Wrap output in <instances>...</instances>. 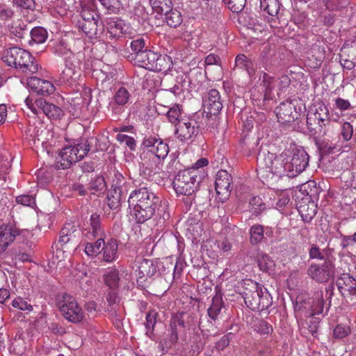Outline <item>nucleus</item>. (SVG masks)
<instances>
[{"label":"nucleus","instance_id":"f257e3e1","mask_svg":"<svg viewBox=\"0 0 356 356\" xmlns=\"http://www.w3.org/2000/svg\"><path fill=\"white\" fill-rule=\"evenodd\" d=\"M129 207H133L137 222L143 223L152 218L156 212L163 222L170 218L167 205L151 189L140 187L134 190L128 200Z\"/></svg>","mask_w":356,"mask_h":356},{"label":"nucleus","instance_id":"f03ea898","mask_svg":"<svg viewBox=\"0 0 356 356\" xmlns=\"http://www.w3.org/2000/svg\"><path fill=\"white\" fill-rule=\"evenodd\" d=\"M241 294L246 306L252 311L261 312L272 305V297L268 290L252 280L244 281Z\"/></svg>","mask_w":356,"mask_h":356},{"label":"nucleus","instance_id":"7ed1b4c3","mask_svg":"<svg viewBox=\"0 0 356 356\" xmlns=\"http://www.w3.org/2000/svg\"><path fill=\"white\" fill-rule=\"evenodd\" d=\"M2 60L7 65L19 68L24 73L34 74L38 70V65L31 53L18 47L6 49L3 54Z\"/></svg>","mask_w":356,"mask_h":356},{"label":"nucleus","instance_id":"20e7f679","mask_svg":"<svg viewBox=\"0 0 356 356\" xmlns=\"http://www.w3.org/2000/svg\"><path fill=\"white\" fill-rule=\"evenodd\" d=\"M204 179L203 172L196 169L179 170L175 176L172 186L177 195L190 196L197 190Z\"/></svg>","mask_w":356,"mask_h":356},{"label":"nucleus","instance_id":"39448f33","mask_svg":"<svg viewBox=\"0 0 356 356\" xmlns=\"http://www.w3.org/2000/svg\"><path fill=\"white\" fill-rule=\"evenodd\" d=\"M142 149L140 156L143 164L151 167L153 163L159 162L161 159H165L169 152L168 145L161 138L155 137L144 138Z\"/></svg>","mask_w":356,"mask_h":356},{"label":"nucleus","instance_id":"423d86ee","mask_svg":"<svg viewBox=\"0 0 356 356\" xmlns=\"http://www.w3.org/2000/svg\"><path fill=\"white\" fill-rule=\"evenodd\" d=\"M56 306L61 315L68 321L78 323L83 319V312L76 299L67 293H58L56 297Z\"/></svg>","mask_w":356,"mask_h":356},{"label":"nucleus","instance_id":"0eeeda50","mask_svg":"<svg viewBox=\"0 0 356 356\" xmlns=\"http://www.w3.org/2000/svg\"><path fill=\"white\" fill-rule=\"evenodd\" d=\"M335 257H326L322 264H312L307 270V275L318 283H325L335 274Z\"/></svg>","mask_w":356,"mask_h":356},{"label":"nucleus","instance_id":"6e6552de","mask_svg":"<svg viewBox=\"0 0 356 356\" xmlns=\"http://www.w3.org/2000/svg\"><path fill=\"white\" fill-rule=\"evenodd\" d=\"M286 154L288 166L290 168L289 177H296L306 169L309 164V156L302 147L287 149Z\"/></svg>","mask_w":356,"mask_h":356},{"label":"nucleus","instance_id":"1a4fd4ad","mask_svg":"<svg viewBox=\"0 0 356 356\" xmlns=\"http://www.w3.org/2000/svg\"><path fill=\"white\" fill-rule=\"evenodd\" d=\"M183 316V313H178L172 316L169 325L170 333L166 338L161 340L159 343L158 347L163 353H168L172 346L177 344L180 329H185V321Z\"/></svg>","mask_w":356,"mask_h":356},{"label":"nucleus","instance_id":"9d476101","mask_svg":"<svg viewBox=\"0 0 356 356\" xmlns=\"http://www.w3.org/2000/svg\"><path fill=\"white\" fill-rule=\"evenodd\" d=\"M200 133L199 122L192 118L181 121L175 129L176 138L182 143L193 142Z\"/></svg>","mask_w":356,"mask_h":356},{"label":"nucleus","instance_id":"9b49d317","mask_svg":"<svg viewBox=\"0 0 356 356\" xmlns=\"http://www.w3.org/2000/svg\"><path fill=\"white\" fill-rule=\"evenodd\" d=\"M280 62L275 48L268 44L264 47L261 51L257 61V65L259 69H264V71L275 73L280 66Z\"/></svg>","mask_w":356,"mask_h":356},{"label":"nucleus","instance_id":"f8f14e48","mask_svg":"<svg viewBox=\"0 0 356 356\" xmlns=\"http://www.w3.org/2000/svg\"><path fill=\"white\" fill-rule=\"evenodd\" d=\"M232 176L227 170H220L217 172L215 189L219 201L224 202L228 200L232 191Z\"/></svg>","mask_w":356,"mask_h":356},{"label":"nucleus","instance_id":"ddd939ff","mask_svg":"<svg viewBox=\"0 0 356 356\" xmlns=\"http://www.w3.org/2000/svg\"><path fill=\"white\" fill-rule=\"evenodd\" d=\"M275 113L278 121L282 124L292 122L300 115L299 112L296 110V106L291 100L281 102L276 108Z\"/></svg>","mask_w":356,"mask_h":356},{"label":"nucleus","instance_id":"4468645a","mask_svg":"<svg viewBox=\"0 0 356 356\" xmlns=\"http://www.w3.org/2000/svg\"><path fill=\"white\" fill-rule=\"evenodd\" d=\"M77 152L72 146L63 147L56 158L55 168L58 170L70 168L73 163L80 161Z\"/></svg>","mask_w":356,"mask_h":356},{"label":"nucleus","instance_id":"2eb2a0df","mask_svg":"<svg viewBox=\"0 0 356 356\" xmlns=\"http://www.w3.org/2000/svg\"><path fill=\"white\" fill-rule=\"evenodd\" d=\"M222 101L218 90H210L203 97V107L209 115H216L222 108Z\"/></svg>","mask_w":356,"mask_h":356},{"label":"nucleus","instance_id":"dca6fc26","mask_svg":"<svg viewBox=\"0 0 356 356\" xmlns=\"http://www.w3.org/2000/svg\"><path fill=\"white\" fill-rule=\"evenodd\" d=\"M269 162L270 163V172L277 176H288L290 174V168L288 166L289 161L286 154V149L278 156L269 155Z\"/></svg>","mask_w":356,"mask_h":356},{"label":"nucleus","instance_id":"f3484780","mask_svg":"<svg viewBox=\"0 0 356 356\" xmlns=\"http://www.w3.org/2000/svg\"><path fill=\"white\" fill-rule=\"evenodd\" d=\"M260 8L270 17L268 22L273 28L277 27L280 23V10L282 3L280 0H259Z\"/></svg>","mask_w":356,"mask_h":356},{"label":"nucleus","instance_id":"a211bd4d","mask_svg":"<svg viewBox=\"0 0 356 356\" xmlns=\"http://www.w3.org/2000/svg\"><path fill=\"white\" fill-rule=\"evenodd\" d=\"M76 26L90 38H100L104 31V25L101 20L99 22V15H97V20H78L76 22Z\"/></svg>","mask_w":356,"mask_h":356},{"label":"nucleus","instance_id":"6ab92c4d","mask_svg":"<svg viewBox=\"0 0 356 356\" xmlns=\"http://www.w3.org/2000/svg\"><path fill=\"white\" fill-rule=\"evenodd\" d=\"M90 228H85L82 230V235L88 240L92 241L97 237L102 236L103 229L102 228V220L100 214L94 213L90 216L89 220Z\"/></svg>","mask_w":356,"mask_h":356},{"label":"nucleus","instance_id":"aec40b11","mask_svg":"<svg viewBox=\"0 0 356 356\" xmlns=\"http://www.w3.org/2000/svg\"><path fill=\"white\" fill-rule=\"evenodd\" d=\"M27 84L31 90L42 96L52 94L55 90V88L51 82L40 79L36 76L30 77Z\"/></svg>","mask_w":356,"mask_h":356},{"label":"nucleus","instance_id":"412c9836","mask_svg":"<svg viewBox=\"0 0 356 356\" xmlns=\"http://www.w3.org/2000/svg\"><path fill=\"white\" fill-rule=\"evenodd\" d=\"M18 235H19V229L11 225L0 226V252H4Z\"/></svg>","mask_w":356,"mask_h":356},{"label":"nucleus","instance_id":"4be33fe9","mask_svg":"<svg viewBox=\"0 0 356 356\" xmlns=\"http://www.w3.org/2000/svg\"><path fill=\"white\" fill-rule=\"evenodd\" d=\"M36 106L41 108L42 113L46 115L49 119L58 120L63 115V109L55 104L47 102L43 98H38L35 99Z\"/></svg>","mask_w":356,"mask_h":356},{"label":"nucleus","instance_id":"5701e85b","mask_svg":"<svg viewBox=\"0 0 356 356\" xmlns=\"http://www.w3.org/2000/svg\"><path fill=\"white\" fill-rule=\"evenodd\" d=\"M124 22L119 18H111L106 21V28L109 39L119 38L124 32Z\"/></svg>","mask_w":356,"mask_h":356},{"label":"nucleus","instance_id":"b1692460","mask_svg":"<svg viewBox=\"0 0 356 356\" xmlns=\"http://www.w3.org/2000/svg\"><path fill=\"white\" fill-rule=\"evenodd\" d=\"M155 56L156 52L147 49L145 51L133 56L134 64L151 71V67L155 62Z\"/></svg>","mask_w":356,"mask_h":356},{"label":"nucleus","instance_id":"393cba45","mask_svg":"<svg viewBox=\"0 0 356 356\" xmlns=\"http://www.w3.org/2000/svg\"><path fill=\"white\" fill-rule=\"evenodd\" d=\"M158 313L154 309L149 310L145 317V335L150 339L158 341L159 338L155 332V327L157 324Z\"/></svg>","mask_w":356,"mask_h":356},{"label":"nucleus","instance_id":"a878e982","mask_svg":"<svg viewBox=\"0 0 356 356\" xmlns=\"http://www.w3.org/2000/svg\"><path fill=\"white\" fill-rule=\"evenodd\" d=\"M138 282H142V280L145 281L147 277H152L156 272V267L154 261L150 259H143L138 266Z\"/></svg>","mask_w":356,"mask_h":356},{"label":"nucleus","instance_id":"bb28decb","mask_svg":"<svg viewBox=\"0 0 356 356\" xmlns=\"http://www.w3.org/2000/svg\"><path fill=\"white\" fill-rule=\"evenodd\" d=\"M314 114V120H318V124L322 125V128L324 127V130H326V133L328 131V127L331 125V121L330 119V113L327 107L324 104L319 105L313 112Z\"/></svg>","mask_w":356,"mask_h":356},{"label":"nucleus","instance_id":"cd10ccee","mask_svg":"<svg viewBox=\"0 0 356 356\" xmlns=\"http://www.w3.org/2000/svg\"><path fill=\"white\" fill-rule=\"evenodd\" d=\"M118 243L114 238H110L106 243H104L103 247L104 261L111 262L118 257Z\"/></svg>","mask_w":356,"mask_h":356},{"label":"nucleus","instance_id":"c85d7f7f","mask_svg":"<svg viewBox=\"0 0 356 356\" xmlns=\"http://www.w3.org/2000/svg\"><path fill=\"white\" fill-rule=\"evenodd\" d=\"M155 62L153 67H151V71L166 72L172 67L171 58L167 55L159 54L156 53Z\"/></svg>","mask_w":356,"mask_h":356},{"label":"nucleus","instance_id":"c756f323","mask_svg":"<svg viewBox=\"0 0 356 356\" xmlns=\"http://www.w3.org/2000/svg\"><path fill=\"white\" fill-rule=\"evenodd\" d=\"M79 77V72L74 68H65L60 74L59 82L67 86L76 85Z\"/></svg>","mask_w":356,"mask_h":356},{"label":"nucleus","instance_id":"7c9ffc66","mask_svg":"<svg viewBox=\"0 0 356 356\" xmlns=\"http://www.w3.org/2000/svg\"><path fill=\"white\" fill-rule=\"evenodd\" d=\"M314 114L313 112L309 111L307 116V126L312 136L323 137L326 134V130L322 125L318 124L317 120H314Z\"/></svg>","mask_w":356,"mask_h":356},{"label":"nucleus","instance_id":"2f4dec72","mask_svg":"<svg viewBox=\"0 0 356 356\" xmlns=\"http://www.w3.org/2000/svg\"><path fill=\"white\" fill-rule=\"evenodd\" d=\"M88 189L91 191L92 195L97 196L103 195L107 190V185L104 177L99 175L92 179L89 183Z\"/></svg>","mask_w":356,"mask_h":356},{"label":"nucleus","instance_id":"473e14b6","mask_svg":"<svg viewBox=\"0 0 356 356\" xmlns=\"http://www.w3.org/2000/svg\"><path fill=\"white\" fill-rule=\"evenodd\" d=\"M163 14L165 22L171 28H177L182 23L183 18L181 12L177 8H173L172 6Z\"/></svg>","mask_w":356,"mask_h":356},{"label":"nucleus","instance_id":"72a5a7b5","mask_svg":"<svg viewBox=\"0 0 356 356\" xmlns=\"http://www.w3.org/2000/svg\"><path fill=\"white\" fill-rule=\"evenodd\" d=\"M257 262L261 270L269 274L274 271L275 264L268 254L264 252L259 253L257 256Z\"/></svg>","mask_w":356,"mask_h":356},{"label":"nucleus","instance_id":"f704fd0d","mask_svg":"<svg viewBox=\"0 0 356 356\" xmlns=\"http://www.w3.org/2000/svg\"><path fill=\"white\" fill-rule=\"evenodd\" d=\"M250 241L252 245H257L265 242L264 226L255 224L251 226L249 230Z\"/></svg>","mask_w":356,"mask_h":356},{"label":"nucleus","instance_id":"c9c22d12","mask_svg":"<svg viewBox=\"0 0 356 356\" xmlns=\"http://www.w3.org/2000/svg\"><path fill=\"white\" fill-rule=\"evenodd\" d=\"M104 281L109 289H118L120 281L118 270L114 268H108L104 275Z\"/></svg>","mask_w":356,"mask_h":356},{"label":"nucleus","instance_id":"e433bc0d","mask_svg":"<svg viewBox=\"0 0 356 356\" xmlns=\"http://www.w3.org/2000/svg\"><path fill=\"white\" fill-rule=\"evenodd\" d=\"M223 306L224 302L222 296L220 294L214 296L211 300V305L207 310L209 316L212 320L216 321Z\"/></svg>","mask_w":356,"mask_h":356},{"label":"nucleus","instance_id":"4c0bfd02","mask_svg":"<svg viewBox=\"0 0 356 356\" xmlns=\"http://www.w3.org/2000/svg\"><path fill=\"white\" fill-rule=\"evenodd\" d=\"M341 280L343 282L344 286H342L340 282L337 283V286L340 292L343 293V290L348 291L350 296H356V280L349 274H346L341 278Z\"/></svg>","mask_w":356,"mask_h":356},{"label":"nucleus","instance_id":"58836bf2","mask_svg":"<svg viewBox=\"0 0 356 356\" xmlns=\"http://www.w3.org/2000/svg\"><path fill=\"white\" fill-rule=\"evenodd\" d=\"M29 34L31 36V40L29 42L30 45L44 43L48 36L47 30L41 26L34 27L29 32Z\"/></svg>","mask_w":356,"mask_h":356},{"label":"nucleus","instance_id":"ea45409f","mask_svg":"<svg viewBox=\"0 0 356 356\" xmlns=\"http://www.w3.org/2000/svg\"><path fill=\"white\" fill-rule=\"evenodd\" d=\"M309 257L310 259H319L325 261L326 257H334L331 253L330 249L321 250L316 244H312L309 250Z\"/></svg>","mask_w":356,"mask_h":356},{"label":"nucleus","instance_id":"a19ab883","mask_svg":"<svg viewBox=\"0 0 356 356\" xmlns=\"http://www.w3.org/2000/svg\"><path fill=\"white\" fill-rule=\"evenodd\" d=\"M166 117L168 121L175 125V129L181 121L186 119V118L181 117V106L179 104H175L170 108L166 113Z\"/></svg>","mask_w":356,"mask_h":356},{"label":"nucleus","instance_id":"79ce46f5","mask_svg":"<svg viewBox=\"0 0 356 356\" xmlns=\"http://www.w3.org/2000/svg\"><path fill=\"white\" fill-rule=\"evenodd\" d=\"M104 243V239L102 236L93 243H87L85 247L86 254L89 257L98 255L103 250Z\"/></svg>","mask_w":356,"mask_h":356},{"label":"nucleus","instance_id":"37998d69","mask_svg":"<svg viewBox=\"0 0 356 356\" xmlns=\"http://www.w3.org/2000/svg\"><path fill=\"white\" fill-rule=\"evenodd\" d=\"M122 197V190L111 188L108 191V206L111 209H116L120 206Z\"/></svg>","mask_w":356,"mask_h":356},{"label":"nucleus","instance_id":"c03bdc74","mask_svg":"<svg viewBox=\"0 0 356 356\" xmlns=\"http://www.w3.org/2000/svg\"><path fill=\"white\" fill-rule=\"evenodd\" d=\"M145 44L146 40L143 37L138 38L137 39L131 41L130 47L132 53H131L129 57L131 58V61H133V56L138 55V54L143 52L147 49Z\"/></svg>","mask_w":356,"mask_h":356},{"label":"nucleus","instance_id":"a18cd8bd","mask_svg":"<svg viewBox=\"0 0 356 356\" xmlns=\"http://www.w3.org/2000/svg\"><path fill=\"white\" fill-rule=\"evenodd\" d=\"M149 3L153 10L157 13H164L172 6L171 0H149Z\"/></svg>","mask_w":356,"mask_h":356},{"label":"nucleus","instance_id":"49530a36","mask_svg":"<svg viewBox=\"0 0 356 356\" xmlns=\"http://www.w3.org/2000/svg\"><path fill=\"white\" fill-rule=\"evenodd\" d=\"M109 13L116 14L121 8L125 7L122 0H99Z\"/></svg>","mask_w":356,"mask_h":356},{"label":"nucleus","instance_id":"de8ad7c7","mask_svg":"<svg viewBox=\"0 0 356 356\" xmlns=\"http://www.w3.org/2000/svg\"><path fill=\"white\" fill-rule=\"evenodd\" d=\"M254 331L260 334H269L273 332L272 326L265 320L257 318L252 325Z\"/></svg>","mask_w":356,"mask_h":356},{"label":"nucleus","instance_id":"09e8293b","mask_svg":"<svg viewBox=\"0 0 356 356\" xmlns=\"http://www.w3.org/2000/svg\"><path fill=\"white\" fill-rule=\"evenodd\" d=\"M130 94L124 87H120L114 95V103L118 106H124L129 100Z\"/></svg>","mask_w":356,"mask_h":356},{"label":"nucleus","instance_id":"8fccbe9b","mask_svg":"<svg viewBox=\"0 0 356 356\" xmlns=\"http://www.w3.org/2000/svg\"><path fill=\"white\" fill-rule=\"evenodd\" d=\"M97 138H91L90 140H86L85 143H79L74 146H72V147H74V149L78 151L77 156L79 155V160L83 159L84 156L89 152V151L90 150L91 145L92 144V141H97Z\"/></svg>","mask_w":356,"mask_h":356},{"label":"nucleus","instance_id":"3c124183","mask_svg":"<svg viewBox=\"0 0 356 356\" xmlns=\"http://www.w3.org/2000/svg\"><path fill=\"white\" fill-rule=\"evenodd\" d=\"M324 309V300L323 291H320L315 293V298L312 305V315L322 314Z\"/></svg>","mask_w":356,"mask_h":356},{"label":"nucleus","instance_id":"603ef678","mask_svg":"<svg viewBox=\"0 0 356 356\" xmlns=\"http://www.w3.org/2000/svg\"><path fill=\"white\" fill-rule=\"evenodd\" d=\"M26 350V342L21 338L15 339L10 347V351L18 356H22Z\"/></svg>","mask_w":356,"mask_h":356},{"label":"nucleus","instance_id":"864d4df0","mask_svg":"<svg viewBox=\"0 0 356 356\" xmlns=\"http://www.w3.org/2000/svg\"><path fill=\"white\" fill-rule=\"evenodd\" d=\"M154 11L152 7L146 8L140 3L135 8V15L140 17L143 21L148 20L149 16L154 14Z\"/></svg>","mask_w":356,"mask_h":356},{"label":"nucleus","instance_id":"5fc2aeb1","mask_svg":"<svg viewBox=\"0 0 356 356\" xmlns=\"http://www.w3.org/2000/svg\"><path fill=\"white\" fill-rule=\"evenodd\" d=\"M60 233L64 235L68 236L72 241L79 234V231L77 230L76 226L72 222H67L62 227Z\"/></svg>","mask_w":356,"mask_h":356},{"label":"nucleus","instance_id":"6e6d98bb","mask_svg":"<svg viewBox=\"0 0 356 356\" xmlns=\"http://www.w3.org/2000/svg\"><path fill=\"white\" fill-rule=\"evenodd\" d=\"M222 1L233 13L241 12L246 3V0H222Z\"/></svg>","mask_w":356,"mask_h":356},{"label":"nucleus","instance_id":"4d7b16f0","mask_svg":"<svg viewBox=\"0 0 356 356\" xmlns=\"http://www.w3.org/2000/svg\"><path fill=\"white\" fill-rule=\"evenodd\" d=\"M204 336L201 334H196L193 337V343L191 345L193 353L199 354L204 347Z\"/></svg>","mask_w":356,"mask_h":356},{"label":"nucleus","instance_id":"13d9d810","mask_svg":"<svg viewBox=\"0 0 356 356\" xmlns=\"http://www.w3.org/2000/svg\"><path fill=\"white\" fill-rule=\"evenodd\" d=\"M340 135L343 138L345 141L350 140L352 138H353V125L348 122H344L341 126V133Z\"/></svg>","mask_w":356,"mask_h":356},{"label":"nucleus","instance_id":"bf43d9fd","mask_svg":"<svg viewBox=\"0 0 356 356\" xmlns=\"http://www.w3.org/2000/svg\"><path fill=\"white\" fill-rule=\"evenodd\" d=\"M250 205L252 207V212L259 214L265 209V204L261 197L258 196L253 197L250 200Z\"/></svg>","mask_w":356,"mask_h":356},{"label":"nucleus","instance_id":"052dcab7","mask_svg":"<svg viewBox=\"0 0 356 356\" xmlns=\"http://www.w3.org/2000/svg\"><path fill=\"white\" fill-rule=\"evenodd\" d=\"M10 32L16 37L22 38L25 34L28 33L29 30L26 29V25L24 24V22H19L18 24L15 23L11 26Z\"/></svg>","mask_w":356,"mask_h":356},{"label":"nucleus","instance_id":"680f3d73","mask_svg":"<svg viewBox=\"0 0 356 356\" xmlns=\"http://www.w3.org/2000/svg\"><path fill=\"white\" fill-rule=\"evenodd\" d=\"M12 305L13 307L22 311L31 312L33 310V306L21 297H17L14 299L12 302Z\"/></svg>","mask_w":356,"mask_h":356},{"label":"nucleus","instance_id":"e2e57ef3","mask_svg":"<svg viewBox=\"0 0 356 356\" xmlns=\"http://www.w3.org/2000/svg\"><path fill=\"white\" fill-rule=\"evenodd\" d=\"M350 332L348 326L344 325H337L333 330V337L336 339H343Z\"/></svg>","mask_w":356,"mask_h":356},{"label":"nucleus","instance_id":"0e129e2a","mask_svg":"<svg viewBox=\"0 0 356 356\" xmlns=\"http://www.w3.org/2000/svg\"><path fill=\"white\" fill-rule=\"evenodd\" d=\"M116 139L120 143H125L131 150H135L136 144V140L133 137L129 136L125 134H118L116 136Z\"/></svg>","mask_w":356,"mask_h":356},{"label":"nucleus","instance_id":"69168bd1","mask_svg":"<svg viewBox=\"0 0 356 356\" xmlns=\"http://www.w3.org/2000/svg\"><path fill=\"white\" fill-rule=\"evenodd\" d=\"M269 155H275L273 153H270L269 152H267L266 153L265 152H259L257 156V163L262 168H269L270 170V163H268V159L270 158Z\"/></svg>","mask_w":356,"mask_h":356},{"label":"nucleus","instance_id":"338daca9","mask_svg":"<svg viewBox=\"0 0 356 356\" xmlns=\"http://www.w3.org/2000/svg\"><path fill=\"white\" fill-rule=\"evenodd\" d=\"M16 202L17 204L30 207H33L35 204V198L29 195H21L17 196L16 197Z\"/></svg>","mask_w":356,"mask_h":356},{"label":"nucleus","instance_id":"774afa93","mask_svg":"<svg viewBox=\"0 0 356 356\" xmlns=\"http://www.w3.org/2000/svg\"><path fill=\"white\" fill-rule=\"evenodd\" d=\"M72 51L64 46L62 43L57 44L54 48V54L63 60L66 57L72 56Z\"/></svg>","mask_w":356,"mask_h":356}]
</instances>
